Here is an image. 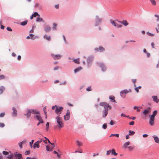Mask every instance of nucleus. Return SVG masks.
I'll return each mask as SVG.
<instances>
[{
    "mask_svg": "<svg viewBox=\"0 0 159 159\" xmlns=\"http://www.w3.org/2000/svg\"><path fill=\"white\" fill-rule=\"evenodd\" d=\"M100 105L104 107V109L102 112V116L103 118H105L106 117L108 114L109 109H111V107L109 104L106 102H101Z\"/></svg>",
    "mask_w": 159,
    "mask_h": 159,
    "instance_id": "f03ea898",
    "label": "nucleus"
},
{
    "mask_svg": "<svg viewBox=\"0 0 159 159\" xmlns=\"http://www.w3.org/2000/svg\"><path fill=\"white\" fill-rule=\"evenodd\" d=\"M2 153L4 155H7L9 154V152H7L5 151H3L2 152Z\"/></svg>",
    "mask_w": 159,
    "mask_h": 159,
    "instance_id": "49530a36",
    "label": "nucleus"
},
{
    "mask_svg": "<svg viewBox=\"0 0 159 159\" xmlns=\"http://www.w3.org/2000/svg\"><path fill=\"white\" fill-rule=\"evenodd\" d=\"M73 61L75 63L79 64L80 63V59L79 58L75 59L73 60Z\"/></svg>",
    "mask_w": 159,
    "mask_h": 159,
    "instance_id": "a878e982",
    "label": "nucleus"
},
{
    "mask_svg": "<svg viewBox=\"0 0 159 159\" xmlns=\"http://www.w3.org/2000/svg\"><path fill=\"white\" fill-rule=\"evenodd\" d=\"M98 65L102 68V70L103 71H104L106 70V68L104 66V64L102 63L98 62L97 63Z\"/></svg>",
    "mask_w": 159,
    "mask_h": 159,
    "instance_id": "6e6552de",
    "label": "nucleus"
},
{
    "mask_svg": "<svg viewBox=\"0 0 159 159\" xmlns=\"http://www.w3.org/2000/svg\"><path fill=\"white\" fill-rule=\"evenodd\" d=\"M43 111L44 114H45V115L46 116V118H47V111H46V108L45 107H44L43 108Z\"/></svg>",
    "mask_w": 159,
    "mask_h": 159,
    "instance_id": "58836bf2",
    "label": "nucleus"
},
{
    "mask_svg": "<svg viewBox=\"0 0 159 159\" xmlns=\"http://www.w3.org/2000/svg\"><path fill=\"white\" fill-rule=\"evenodd\" d=\"M13 112L12 113V115L14 116H17V111L16 108L15 107H13L12 108Z\"/></svg>",
    "mask_w": 159,
    "mask_h": 159,
    "instance_id": "ddd939ff",
    "label": "nucleus"
},
{
    "mask_svg": "<svg viewBox=\"0 0 159 159\" xmlns=\"http://www.w3.org/2000/svg\"><path fill=\"white\" fill-rule=\"evenodd\" d=\"M139 108H141V107H137V106H135L133 107V109L134 110H137V111L138 112H139L140 111V110L139 109Z\"/></svg>",
    "mask_w": 159,
    "mask_h": 159,
    "instance_id": "5701e85b",
    "label": "nucleus"
},
{
    "mask_svg": "<svg viewBox=\"0 0 159 159\" xmlns=\"http://www.w3.org/2000/svg\"><path fill=\"white\" fill-rule=\"evenodd\" d=\"M150 111V108L148 107L147 109L144 110L143 113L144 115H146L148 114Z\"/></svg>",
    "mask_w": 159,
    "mask_h": 159,
    "instance_id": "2eb2a0df",
    "label": "nucleus"
},
{
    "mask_svg": "<svg viewBox=\"0 0 159 159\" xmlns=\"http://www.w3.org/2000/svg\"><path fill=\"white\" fill-rule=\"evenodd\" d=\"M31 114H36L34 117L39 121H43L40 114L39 112L37 110L33 109H27L26 110V113L24 115L26 116V118L28 119L31 116Z\"/></svg>",
    "mask_w": 159,
    "mask_h": 159,
    "instance_id": "f257e3e1",
    "label": "nucleus"
},
{
    "mask_svg": "<svg viewBox=\"0 0 159 159\" xmlns=\"http://www.w3.org/2000/svg\"><path fill=\"white\" fill-rule=\"evenodd\" d=\"M157 111L155 110L153 111V113L152 115H149L150 118L149 120V124L150 125L153 126L154 125L155 117L157 115Z\"/></svg>",
    "mask_w": 159,
    "mask_h": 159,
    "instance_id": "20e7f679",
    "label": "nucleus"
},
{
    "mask_svg": "<svg viewBox=\"0 0 159 159\" xmlns=\"http://www.w3.org/2000/svg\"><path fill=\"white\" fill-rule=\"evenodd\" d=\"M49 128V123L48 122L46 124V130L47 131L48 130Z\"/></svg>",
    "mask_w": 159,
    "mask_h": 159,
    "instance_id": "f704fd0d",
    "label": "nucleus"
},
{
    "mask_svg": "<svg viewBox=\"0 0 159 159\" xmlns=\"http://www.w3.org/2000/svg\"><path fill=\"white\" fill-rule=\"evenodd\" d=\"M102 128L104 129H106L107 128V124L105 123L103 124L102 126Z\"/></svg>",
    "mask_w": 159,
    "mask_h": 159,
    "instance_id": "e433bc0d",
    "label": "nucleus"
},
{
    "mask_svg": "<svg viewBox=\"0 0 159 159\" xmlns=\"http://www.w3.org/2000/svg\"><path fill=\"white\" fill-rule=\"evenodd\" d=\"M7 29L9 31H12V29L9 27H7Z\"/></svg>",
    "mask_w": 159,
    "mask_h": 159,
    "instance_id": "603ef678",
    "label": "nucleus"
},
{
    "mask_svg": "<svg viewBox=\"0 0 159 159\" xmlns=\"http://www.w3.org/2000/svg\"><path fill=\"white\" fill-rule=\"evenodd\" d=\"M111 154L115 156H116L117 155V153H116L114 149H112L111 150Z\"/></svg>",
    "mask_w": 159,
    "mask_h": 159,
    "instance_id": "aec40b11",
    "label": "nucleus"
},
{
    "mask_svg": "<svg viewBox=\"0 0 159 159\" xmlns=\"http://www.w3.org/2000/svg\"><path fill=\"white\" fill-rule=\"evenodd\" d=\"M26 142V140H23V141H22V142H21V143L22 144H23L24 143H25Z\"/></svg>",
    "mask_w": 159,
    "mask_h": 159,
    "instance_id": "052dcab7",
    "label": "nucleus"
},
{
    "mask_svg": "<svg viewBox=\"0 0 159 159\" xmlns=\"http://www.w3.org/2000/svg\"><path fill=\"white\" fill-rule=\"evenodd\" d=\"M5 77L4 75H0V80L4 79Z\"/></svg>",
    "mask_w": 159,
    "mask_h": 159,
    "instance_id": "a18cd8bd",
    "label": "nucleus"
},
{
    "mask_svg": "<svg viewBox=\"0 0 159 159\" xmlns=\"http://www.w3.org/2000/svg\"><path fill=\"white\" fill-rule=\"evenodd\" d=\"M152 98L153 99V100L154 102H156L157 103L159 101V99L157 98V96H152Z\"/></svg>",
    "mask_w": 159,
    "mask_h": 159,
    "instance_id": "4468645a",
    "label": "nucleus"
},
{
    "mask_svg": "<svg viewBox=\"0 0 159 159\" xmlns=\"http://www.w3.org/2000/svg\"><path fill=\"white\" fill-rule=\"evenodd\" d=\"M111 152V150H109L107 151V153H106V155H110Z\"/></svg>",
    "mask_w": 159,
    "mask_h": 159,
    "instance_id": "de8ad7c7",
    "label": "nucleus"
},
{
    "mask_svg": "<svg viewBox=\"0 0 159 159\" xmlns=\"http://www.w3.org/2000/svg\"><path fill=\"white\" fill-rule=\"evenodd\" d=\"M110 100H112V102H116V100L115 99V97L113 96H111L109 98Z\"/></svg>",
    "mask_w": 159,
    "mask_h": 159,
    "instance_id": "4be33fe9",
    "label": "nucleus"
},
{
    "mask_svg": "<svg viewBox=\"0 0 159 159\" xmlns=\"http://www.w3.org/2000/svg\"><path fill=\"white\" fill-rule=\"evenodd\" d=\"M5 88L3 86H1L0 87V94H2L3 91L4 90Z\"/></svg>",
    "mask_w": 159,
    "mask_h": 159,
    "instance_id": "cd10ccee",
    "label": "nucleus"
},
{
    "mask_svg": "<svg viewBox=\"0 0 159 159\" xmlns=\"http://www.w3.org/2000/svg\"><path fill=\"white\" fill-rule=\"evenodd\" d=\"M155 142L157 143H159V138L156 135H153L152 136Z\"/></svg>",
    "mask_w": 159,
    "mask_h": 159,
    "instance_id": "9b49d317",
    "label": "nucleus"
},
{
    "mask_svg": "<svg viewBox=\"0 0 159 159\" xmlns=\"http://www.w3.org/2000/svg\"><path fill=\"white\" fill-rule=\"evenodd\" d=\"M26 159H38L37 158L34 157H27Z\"/></svg>",
    "mask_w": 159,
    "mask_h": 159,
    "instance_id": "6e6d98bb",
    "label": "nucleus"
},
{
    "mask_svg": "<svg viewBox=\"0 0 159 159\" xmlns=\"http://www.w3.org/2000/svg\"><path fill=\"white\" fill-rule=\"evenodd\" d=\"M56 121L57 125L54 126L55 128H58L59 129H60L64 127V124L63 121L61 117L59 116H57L56 117Z\"/></svg>",
    "mask_w": 159,
    "mask_h": 159,
    "instance_id": "7ed1b4c3",
    "label": "nucleus"
},
{
    "mask_svg": "<svg viewBox=\"0 0 159 159\" xmlns=\"http://www.w3.org/2000/svg\"><path fill=\"white\" fill-rule=\"evenodd\" d=\"M147 34L149 36H154V34H152L148 32H147Z\"/></svg>",
    "mask_w": 159,
    "mask_h": 159,
    "instance_id": "09e8293b",
    "label": "nucleus"
},
{
    "mask_svg": "<svg viewBox=\"0 0 159 159\" xmlns=\"http://www.w3.org/2000/svg\"><path fill=\"white\" fill-rule=\"evenodd\" d=\"M135 90L138 93L139 92V89H138V88H135Z\"/></svg>",
    "mask_w": 159,
    "mask_h": 159,
    "instance_id": "774afa93",
    "label": "nucleus"
},
{
    "mask_svg": "<svg viewBox=\"0 0 159 159\" xmlns=\"http://www.w3.org/2000/svg\"><path fill=\"white\" fill-rule=\"evenodd\" d=\"M113 136H115L116 137L118 138L119 137V134H111L110 136V137H111Z\"/></svg>",
    "mask_w": 159,
    "mask_h": 159,
    "instance_id": "72a5a7b5",
    "label": "nucleus"
},
{
    "mask_svg": "<svg viewBox=\"0 0 159 159\" xmlns=\"http://www.w3.org/2000/svg\"><path fill=\"white\" fill-rule=\"evenodd\" d=\"M28 21L27 20H25L24 21L21 22L20 24L22 26H24L25 25L27 24Z\"/></svg>",
    "mask_w": 159,
    "mask_h": 159,
    "instance_id": "393cba45",
    "label": "nucleus"
},
{
    "mask_svg": "<svg viewBox=\"0 0 159 159\" xmlns=\"http://www.w3.org/2000/svg\"><path fill=\"white\" fill-rule=\"evenodd\" d=\"M132 81L133 83H134V84L136 82V79H132Z\"/></svg>",
    "mask_w": 159,
    "mask_h": 159,
    "instance_id": "680f3d73",
    "label": "nucleus"
},
{
    "mask_svg": "<svg viewBox=\"0 0 159 159\" xmlns=\"http://www.w3.org/2000/svg\"><path fill=\"white\" fill-rule=\"evenodd\" d=\"M5 125L3 123H0V127H3Z\"/></svg>",
    "mask_w": 159,
    "mask_h": 159,
    "instance_id": "13d9d810",
    "label": "nucleus"
},
{
    "mask_svg": "<svg viewBox=\"0 0 159 159\" xmlns=\"http://www.w3.org/2000/svg\"><path fill=\"white\" fill-rule=\"evenodd\" d=\"M127 148H128L129 150L130 151H132L134 149V147L132 146H129Z\"/></svg>",
    "mask_w": 159,
    "mask_h": 159,
    "instance_id": "a19ab883",
    "label": "nucleus"
},
{
    "mask_svg": "<svg viewBox=\"0 0 159 159\" xmlns=\"http://www.w3.org/2000/svg\"><path fill=\"white\" fill-rule=\"evenodd\" d=\"M76 142L77 145L79 146H82L83 145L82 143L79 141H77Z\"/></svg>",
    "mask_w": 159,
    "mask_h": 159,
    "instance_id": "473e14b6",
    "label": "nucleus"
},
{
    "mask_svg": "<svg viewBox=\"0 0 159 159\" xmlns=\"http://www.w3.org/2000/svg\"><path fill=\"white\" fill-rule=\"evenodd\" d=\"M53 29L54 30H56V27L57 26V24L56 23H53Z\"/></svg>",
    "mask_w": 159,
    "mask_h": 159,
    "instance_id": "c03bdc74",
    "label": "nucleus"
},
{
    "mask_svg": "<svg viewBox=\"0 0 159 159\" xmlns=\"http://www.w3.org/2000/svg\"><path fill=\"white\" fill-rule=\"evenodd\" d=\"M101 20L102 19L100 18L98 16L96 17V21L97 22H100Z\"/></svg>",
    "mask_w": 159,
    "mask_h": 159,
    "instance_id": "7c9ffc66",
    "label": "nucleus"
},
{
    "mask_svg": "<svg viewBox=\"0 0 159 159\" xmlns=\"http://www.w3.org/2000/svg\"><path fill=\"white\" fill-rule=\"evenodd\" d=\"M36 38L37 37L36 36H34V34H30L29 36L27 37L26 39H34Z\"/></svg>",
    "mask_w": 159,
    "mask_h": 159,
    "instance_id": "f8f14e48",
    "label": "nucleus"
},
{
    "mask_svg": "<svg viewBox=\"0 0 159 159\" xmlns=\"http://www.w3.org/2000/svg\"><path fill=\"white\" fill-rule=\"evenodd\" d=\"M130 143L129 141H128L125 143L123 145V148L125 149L127 148L128 147L127 146L129 145Z\"/></svg>",
    "mask_w": 159,
    "mask_h": 159,
    "instance_id": "a211bd4d",
    "label": "nucleus"
},
{
    "mask_svg": "<svg viewBox=\"0 0 159 159\" xmlns=\"http://www.w3.org/2000/svg\"><path fill=\"white\" fill-rule=\"evenodd\" d=\"M128 93V91L127 90H125L123 91H121L120 92V95L122 97L125 98V94Z\"/></svg>",
    "mask_w": 159,
    "mask_h": 159,
    "instance_id": "1a4fd4ad",
    "label": "nucleus"
},
{
    "mask_svg": "<svg viewBox=\"0 0 159 159\" xmlns=\"http://www.w3.org/2000/svg\"><path fill=\"white\" fill-rule=\"evenodd\" d=\"M36 21L38 22H40L41 21L44 22L43 19L42 18H40L39 17L37 18Z\"/></svg>",
    "mask_w": 159,
    "mask_h": 159,
    "instance_id": "412c9836",
    "label": "nucleus"
},
{
    "mask_svg": "<svg viewBox=\"0 0 159 159\" xmlns=\"http://www.w3.org/2000/svg\"><path fill=\"white\" fill-rule=\"evenodd\" d=\"M34 17H35L37 16L40 17V16L37 12H35L33 14H32Z\"/></svg>",
    "mask_w": 159,
    "mask_h": 159,
    "instance_id": "c756f323",
    "label": "nucleus"
},
{
    "mask_svg": "<svg viewBox=\"0 0 159 159\" xmlns=\"http://www.w3.org/2000/svg\"><path fill=\"white\" fill-rule=\"evenodd\" d=\"M30 153V150L26 151L25 152V155H29Z\"/></svg>",
    "mask_w": 159,
    "mask_h": 159,
    "instance_id": "4c0bfd02",
    "label": "nucleus"
},
{
    "mask_svg": "<svg viewBox=\"0 0 159 159\" xmlns=\"http://www.w3.org/2000/svg\"><path fill=\"white\" fill-rule=\"evenodd\" d=\"M115 124V122L112 120H111L110 123V124L111 125H114Z\"/></svg>",
    "mask_w": 159,
    "mask_h": 159,
    "instance_id": "3c124183",
    "label": "nucleus"
},
{
    "mask_svg": "<svg viewBox=\"0 0 159 159\" xmlns=\"http://www.w3.org/2000/svg\"><path fill=\"white\" fill-rule=\"evenodd\" d=\"M5 115V113L4 112L0 114V117H3Z\"/></svg>",
    "mask_w": 159,
    "mask_h": 159,
    "instance_id": "8fccbe9b",
    "label": "nucleus"
},
{
    "mask_svg": "<svg viewBox=\"0 0 159 159\" xmlns=\"http://www.w3.org/2000/svg\"><path fill=\"white\" fill-rule=\"evenodd\" d=\"M150 0L151 1V2L152 3V4L153 5H156V2L154 0Z\"/></svg>",
    "mask_w": 159,
    "mask_h": 159,
    "instance_id": "37998d69",
    "label": "nucleus"
},
{
    "mask_svg": "<svg viewBox=\"0 0 159 159\" xmlns=\"http://www.w3.org/2000/svg\"><path fill=\"white\" fill-rule=\"evenodd\" d=\"M134 121H132L129 123L130 125H133L134 124Z\"/></svg>",
    "mask_w": 159,
    "mask_h": 159,
    "instance_id": "bf43d9fd",
    "label": "nucleus"
},
{
    "mask_svg": "<svg viewBox=\"0 0 159 159\" xmlns=\"http://www.w3.org/2000/svg\"><path fill=\"white\" fill-rule=\"evenodd\" d=\"M111 24L113 25L115 27H116L118 28L121 27L122 26L121 25H118L117 24L116 22H115L114 21H111Z\"/></svg>",
    "mask_w": 159,
    "mask_h": 159,
    "instance_id": "9d476101",
    "label": "nucleus"
},
{
    "mask_svg": "<svg viewBox=\"0 0 159 159\" xmlns=\"http://www.w3.org/2000/svg\"><path fill=\"white\" fill-rule=\"evenodd\" d=\"M51 56L55 60L58 59L60 58L61 57V56L60 55H54L53 54H51Z\"/></svg>",
    "mask_w": 159,
    "mask_h": 159,
    "instance_id": "0eeeda50",
    "label": "nucleus"
},
{
    "mask_svg": "<svg viewBox=\"0 0 159 159\" xmlns=\"http://www.w3.org/2000/svg\"><path fill=\"white\" fill-rule=\"evenodd\" d=\"M82 69V68L81 67H79L77 68H76L74 70V72L76 73L79 71L81 70Z\"/></svg>",
    "mask_w": 159,
    "mask_h": 159,
    "instance_id": "6ab92c4d",
    "label": "nucleus"
},
{
    "mask_svg": "<svg viewBox=\"0 0 159 159\" xmlns=\"http://www.w3.org/2000/svg\"><path fill=\"white\" fill-rule=\"evenodd\" d=\"M148 136V135L147 134H144L143 135V137L144 138L147 137Z\"/></svg>",
    "mask_w": 159,
    "mask_h": 159,
    "instance_id": "0e129e2a",
    "label": "nucleus"
},
{
    "mask_svg": "<svg viewBox=\"0 0 159 159\" xmlns=\"http://www.w3.org/2000/svg\"><path fill=\"white\" fill-rule=\"evenodd\" d=\"M55 7L56 9H58L59 8V5H56L55 6Z\"/></svg>",
    "mask_w": 159,
    "mask_h": 159,
    "instance_id": "e2e57ef3",
    "label": "nucleus"
},
{
    "mask_svg": "<svg viewBox=\"0 0 159 159\" xmlns=\"http://www.w3.org/2000/svg\"><path fill=\"white\" fill-rule=\"evenodd\" d=\"M70 112L69 110H68L67 111V112L66 115H65L64 116V120H68L70 117Z\"/></svg>",
    "mask_w": 159,
    "mask_h": 159,
    "instance_id": "39448f33",
    "label": "nucleus"
},
{
    "mask_svg": "<svg viewBox=\"0 0 159 159\" xmlns=\"http://www.w3.org/2000/svg\"><path fill=\"white\" fill-rule=\"evenodd\" d=\"M86 90L89 91L91 90V87H89L86 89Z\"/></svg>",
    "mask_w": 159,
    "mask_h": 159,
    "instance_id": "864d4df0",
    "label": "nucleus"
},
{
    "mask_svg": "<svg viewBox=\"0 0 159 159\" xmlns=\"http://www.w3.org/2000/svg\"><path fill=\"white\" fill-rule=\"evenodd\" d=\"M98 51H100L101 52H102V51H103L104 50V48H103L102 47H100L98 48Z\"/></svg>",
    "mask_w": 159,
    "mask_h": 159,
    "instance_id": "ea45409f",
    "label": "nucleus"
},
{
    "mask_svg": "<svg viewBox=\"0 0 159 159\" xmlns=\"http://www.w3.org/2000/svg\"><path fill=\"white\" fill-rule=\"evenodd\" d=\"M129 135H133L135 134V132L134 131H132L131 130H129Z\"/></svg>",
    "mask_w": 159,
    "mask_h": 159,
    "instance_id": "2f4dec72",
    "label": "nucleus"
},
{
    "mask_svg": "<svg viewBox=\"0 0 159 159\" xmlns=\"http://www.w3.org/2000/svg\"><path fill=\"white\" fill-rule=\"evenodd\" d=\"M50 148L47 145L46 146V149L47 151H50Z\"/></svg>",
    "mask_w": 159,
    "mask_h": 159,
    "instance_id": "4d7b16f0",
    "label": "nucleus"
},
{
    "mask_svg": "<svg viewBox=\"0 0 159 159\" xmlns=\"http://www.w3.org/2000/svg\"><path fill=\"white\" fill-rule=\"evenodd\" d=\"M13 158V155L12 154H10L7 157V159H12Z\"/></svg>",
    "mask_w": 159,
    "mask_h": 159,
    "instance_id": "c9c22d12",
    "label": "nucleus"
},
{
    "mask_svg": "<svg viewBox=\"0 0 159 159\" xmlns=\"http://www.w3.org/2000/svg\"><path fill=\"white\" fill-rule=\"evenodd\" d=\"M121 23L125 26H126L128 25V23L126 20H123Z\"/></svg>",
    "mask_w": 159,
    "mask_h": 159,
    "instance_id": "c85d7f7f",
    "label": "nucleus"
},
{
    "mask_svg": "<svg viewBox=\"0 0 159 159\" xmlns=\"http://www.w3.org/2000/svg\"><path fill=\"white\" fill-rule=\"evenodd\" d=\"M44 39H46L50 41V37L49 36H48L46 35H45L44 36Z\"/></svg>",
    "mask_w": 159,
    "mask_h": 159,
    "instance_id": "bb28decb",
    "label": "nucleus"
},
{
    "mask_svg": "<svg viewBox=\"0 0 159 159\" xmlns=\"http://www.w3.org/2000/svg\"><path fill=\"white\" fill-rule=\"evenodd\" d=\"M56 108L55 110L56 113L57 114H61V111H62L63 108L62 107H58L57 106H56Z\"/></svg>",
    "mask_w": 159,
    "mask_h": 159,
    "instance_id": "423d86ee",
    "label": "nucleus"
},
{
    "mask_svg": "<svg viewBox=\"0 0 159 159\" xmlns=\"http://www.w3.org/2000/svg\"><path fill=\"white\" fill-rule=\"evenodd\" d=\"M21 59V57L19 55L18 56V60H20Z\"/></svg>",
    "mask_w": 159,
    "mask_h": 159,
    "instance_id": "69168bd1",
    "label": "nucleus"
},
{
    "mask_svg": "<svg viewBox=\"0 0 159 159\" xmlns=\"http://www.w3.org/2000/svg\"><path fill=\"white\" fill-rule=\"evenodd\" d=\"M44 30L46 32H49L51 30V28L49 26L47 25L44 27Z\"/></svg>",
    "mask_w": 159,
    "mask_h": 159,
    "instance_id": "f3484780",
    "label": "nucleus"
},
{
    "mask_svg": "<svg viewBox=\"0 0 159 159\" xmlns=\"http://www.w3.org/2000/svg\"><path fill=\"white\" fill-rule=\"evenodd\" d=\"M44 123L43 121H39V122L38 123L37 126H39L40 123Z\"/></svg>",
    "mask_w": 159,
    "mask_h": 159,
    "instance_id": "5fc2aeb1",
    "label": "nucleus"
},
{
    "mask_svg": "<svg viewBox=\"0 0 159 159\" xmlns=\"http://www.w3.org/2000/svg\"><path fill=\"white\" fill-rule=\"evenodd\" d=\"M43 141V139H39L38 140L37 142H36V143H37L38 144L40 143L42 141Z\"/></svg>",
    "mask_w": 159,
    "mask_h": 159,
    "instance_id": "79ce46f5",
    "label": "nucleus"
},
{
    "mask_svg": "<svg viewBox=\"0 0 159 159\" xmlns=\"http://www.w3.org/2000/svg\"><path fill=\"white\" fill-rule=\"evenodd\" d=\"M151 45L152 48H154V43H151Z\"/></svg>",
    "mask_w": 159,
    "mask_h": 159,
    "instance_id": "338daca9",
    "label": "nucleus"
},
{
    "mask_svg": "<svg viewBox=\"0 0 159 159\" xmlns=\"http://www.w3.org/2000/svg\"><path fill=\"white\" fill-rule=\"evenodd\" d=\"M16 159H22L23 158L21 154H16L15 155Z\"/></svg>",
    "mask_w": 159,
    "mask_h": 159,
    "instance_id": "dca6fc26",
    "label": "nucleus"
},
{
    "mask_svg": "<svg viewBox=\"0 0 159 159\" xmlns=\"http://www.w3.org/2000/svg\"><path fill=\"white\" fill-rule=\"evenodd\" d=\"M33 147L34 149H35L36 147L37 148H39V144L36 142L34 144Z\"/></svg>",
    "mask_w": 159,
    "mask_h": 159,
    "instance_id": "b1692460",
    "label": "nucleus"
}]
</instances>
